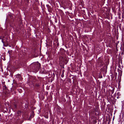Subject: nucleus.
I'll use <instances>...</instances> for the list:
<instances>
[{"label":"nucleus","mask_w":124,"mask_h":124,"mask_svg":"<svg viewBox=\"0 0 124 124\" xmlns=\"http://www.w3.org/2000/svg\"><path fill=\"white\" fill-rule=\"evenodd\" d=\"M40 64L38 62L34 63L31 65L28 68V70L31 71L36 73L40 67Z\"/></svg>","instance_id":"f257e3e1"},{"label":"nucleus","mask_w":124,"mask_h":124,"mask_svg":"<svg viewBox=\"0 0 124 124\" xmlns=\"http://www.w3.org/2000/svg\"><path fill=\"white\" fill-rule=\"evenodd\" d=\"M38 81L35 77H32L30 78L29 80V83L31 84L34 85Z\"/></svg>","instance_id":"f03ea898"},{"label":"nucleus","mask_w":124,"mask_h":124,"mask_svg":"<svg viewBox=\"0 0 124 124\" xmlns=\"http://www.w3.org/2000/svg\"><path fill=\"white\" fill-rule=\"evenodd\" d=\"M59 59L62 62L65 61L66 60V59L64 57V54H63V56H61L60 57Z\"/></svg>","instance_id":"7ed1b4c3"},{"label":"nucleus","mask_w":124,"mask_h":124,"mask_svg":"<svg viewBox=\"0 0 124 124\" xmlns=\"http://www.w3.org/2000/svg\"><path fill=\"white\" fill-rule=\"evenodd\" d=\"M17 102H15L13 104V105L12 107V108L13 109L16 108L17 107Z\"/></svg>","instance_id":"20e7f679"},{"label":"nucleus","mask_w":124,"mask_h":124,"mask_svg":"<svg viewBox=\"0 0 124 124\" xmlns=\"http://www.w3.org/2000/svg\"><path fill=\"white\" fill-rule=\"evenodd\" d=\"M116 95L117 96V98L118 99L120 97V96L121 95V94L119 92H118L117 93Z\"/></svg>","instance_id":"39448f33"},{"label":"nucleus","mask_w":124,"mask_h":124,"mask_svg":"<svg viewBox=\"0 0 124 124\" xmlns=\"http://www.w3.org/2000/svg\"><path fill=\"white\" fill-rule=\"evenodd\" d=\"M98 108L97 107H96L94 109V110L93 111V112H98Z\"/></svg>","instance_id":"423d86ee"},{"label":"nucleus","mask_w":124,"mask_h":124,"mask_svg":"<svg viewBox=\"0 0 124 124\" xmlns=\"http://www.w3.org/2000/svg\"><path fill=\"white\" fill-rule=\"evenodd\" d=\"M34 85H36L37 87H38L39 86V85L38 83V81L35 83L34 84Z\"/></svg>","instance_id":"0eeeda50"},{"label":"nucleus","mask_w":124,"mask_h":124,"mask_svg":"<svg viewBox=\"0 0 124 124\" xmlns=\"http://www.w3.org/2000/svg\"><path fill=\"white\" fill-rule=\"evenodd\" d=\"M64 70H63L62 71V73L61 75V76L62 78H63L64 77Z\"/></svg>","instance_id":"6e6552de"},{"label":"nucleus","mask_w":124,"mask_h":124,"mask_svg":"<svg viewBox=\"0 0 124 124\" xmlns=\"http://www.w3.org/2000/svg\"><path fill=\"white\" fill-rule=\"evenodd\" d=\"M12 51V50L8 51V54L9 55H10V54L11 53Z\"/></svg>","instance_id":"1a4fd4ad"},{"label":"nucleus","mask_w":124,"mask_h":124,"mask_svg":"<svg viewBox=\"0 0 124 124\" xmlns=\"http://www.w3.org/2000/svg\"><path fill=\"white\" fill-rule=\"evenodd\" d=\"M98 61L99 63H101L102 62V60H100V59H98Z\"/></svg>","instance_id":"9d476101"},{"label":"nucleus","mask_w":124,"mask_h":124,"mask_svg":"<svg viewBox=\"0 0 124 124\" xmlns=\"http://www.w3.org/2000/svg\"><path fill=\"white\" fill-rule=\"evenodd\" d=\"M114 90V88H113L112 90L111 91L112 94H113Z\"/></svg>","instance_id":"9b49d317"},{"label":"nucleus","mask_w":124,"mask_h":124,"mask_svg":"<svg viewBox=\"0 0 124 124\" xmlns=\"http://www.w3.org/2000/svg\"><path fill=\"white\" fill-rule=\"evenodd\" d=\"M21 113V111H18L17 112V113L18 114V115H19Z\"/></svg>","instance_id":"f8f14e48"},{"label":"nucleus","mask_w":124,"mask_h":124,"mask_svg":"<svg viewBox=\"0 0 124 124\" xmlns=\"http://www.w3.org/2000/svg\"><path fill=\"white\" fill-rule=\"evenodd\" d=\"M4 87L5 88V89H7V87L5 85H4Z\"/></svg>","instance_id":"ddd939ff"},{"label":"nucleus","mask_w":124,"mask_h":124,"mask_svg":"<svg viewBox=\"0 0 124 124\" xmlns=\"http://www.w3.org/2000/svg\"><path fill=\"white\" fill-rule=\"evenodd\" d=\"M62 51L64 53H65V52L64 51V49H62Z\"/></svg>","instance_id":"4468645a"},{"label":"nucleus","mask_w":124,"mask_h":124,"mask_svg":"<svg viewBox=\"0 0 124 124\" xmlns=\"http://www.w3.org/2000/svg\"><path fill=\"white\" fill-rule=\"evenodd\" d=\"M2 42L3 43V44H4V42L3 41V40H2Z\"/></svg>","instance_id":"2eb2a0df"},{"label":"nucleus","mask_w":124,"mask_h":124,"mask_svg":"<svg viewBox=\"0 0 124 124\" xmlns=\"http://www.w3.org/2000/svg\"><path fill=\"white\" fill-rule=\"evenodd\" d=\"M18 76H20V75L19 74H18Z\"/></svg>","instance_id":"dca6fc26"},{"label":"nucleus","mask_w":124,"mask_h":124,"mask_svg":"<svg viewBox=\"0 0 124 124\" xmlns=\"http://www.w3.org/2000/svg\"><path fill=\"white\" fill-rule=\"evenodd\" d=\"M64 54V53H63V54H61L62 55V54Z\"/></svg>","instance_id":"f3484780"},{"label":"nucleus","mask_w":124,"mask_h":124,"mask_svg":"<svg viewBox=\"0 0 124 124\" xmlns=\"http://www.w3.org/2000/svg\"><path fill=\"white\" fill-rule=\"evenodd\" d=\"M46 118H48V117H46Z\"/></svg>","instance_id":"a211bd4d"},{"label":"nucleus","mask_w":124,"mask_h":124,"mask_svg":"<svg viewBox=\"0 0 124 124\" xmlns=\"http://www.w3.org/2000/svg\"><path fill=\"white\" fill-rule=\"evenodd\" d=\"M46 118H48V117H46Z\"/></svg>","instance_id":"6ab92c4d"}]
</instances>
